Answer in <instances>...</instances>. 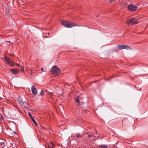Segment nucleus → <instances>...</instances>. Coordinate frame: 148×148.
I'll use <instances>...</instances> for the list:
<instances>
[{
  "label": "nucleus",
  "instance_id": "obj_18",
  "mask_svg": "<svg viewBox=\"0 0 148 148\" xmlns=\"http://www.w3.org/2000/svg\"><path fill=\"white\" fill-rule=\"evenodd\" d=\"M21 71L22 72H23L24 71V67L23 66H21Z\"/></svg>",
  "mask_w": 148,
  "mask_h": 148
},
{
  "label": "nucleus",
  "instance_id": "obj_25",
  "mask_svg": "<svg viewBox=\"0 0 148 148\" xmlns=\"http://www.w3.org/2000/svg\"><path fill=\"white\" fill-rule=\"evenodd\" d=\"M6 42H8L11 43V42L10 41H6Z\"/></svg>",
  "mask_w": 148,
  "mask_h": 148
},
{
  "label": "nucleus",
  "instance_id": "obj_28",
  "mask_svg": "<svg viewBox=\"0 0 148 148\" xmlns=\"http://www.w3.org/2000/svg\"><path fill=\"white\" fill-rule=\"evenodd\" d=\"M14 132V133H15V134H16L15 132Z\"/></svg>",
  "mask_w": 148,
  "mask_h": 148
},
{
  "label": "nucleus",
  "instance_id": "obj_15",
  "mask_svg": "<svg viewBox=\"0 0 148 148\" xmlns=\"http://www.w3.org/2000/svg\"><path fill=\"white\" fill-rule=\"evenodd\" d=\"M114 52V50L111 51L107 53V54L108 55V56L110 54H111L113 53Z\"/></svg>",
  "mask_w": 148,
  "mask_h": 148
},
{
  "label": "nucleus",
  "instance_id": "obj_5",
  "mask_svg": "<svg viewBox=\"0 0 148 148\" xmlns=\"http://www.w3.org/2000/svg\"><path fill=\"white\" fill-rule=\"evenodd\" d=\"M137 8V6L132 4H130L127 6L128 10L130 11H135L136 10Z\"/></svg>",
  "mask_w": 148,
  "mask_h": 148
},
{
  "label": "nucleus",
  "instance_id": "obj_6",
  "mask_svg": "<svg viewBox=\"0 0 148 148\" xmlns=\"http://www.w3.org/2000/svg\"><path fill=\"white\" fill-rule=\"evenodd\" d=\"M117 48L119 50H121L123 49H131V48L127 45H118L117 46Z\"/></svg>",
  "mask_w": 148,
  "mask_h": 148
},
{
  "label": "nucleus",
  "instance_id": "obj_24",
  "mask_svg": "<svg viewBox=\"0 0 148 148\" xmlns=\"http://www.w3.org/2000/svg\"><path fill=\"white\" fill-rule=\"evenodd\" d=\"M41 71H43V69L42 68H41Z\"/></svg>",
  "mask_w": 148,
  "mask_h": 148
},
{
  "label": "nucleus",
  "instance_id": "obj_4",
  "mask_svg": "<svg viewBox=\"0 0 148 148\" xmlns=\"http://www.w3.org/2000/svg\"><path fill=\"white\" fill-rule=\"evenodd\" d=\"M4 59L5 60V61L6 63L12 66L13 67H14V65L13 63V62H12L11 60H10V58H9L5 56L4 57Z\"/></svg>",
  "mask_w": 148,
  "mask_h": 148
},
{
  "label": "nucleus",
  "instance_id": "obj_1",
  "mask_svg": "<svg viewBox=\"0 0 148 148\" xmlns=\"http://www.w3.org/2000/svg\"><path fill=\"white\" fill-rule=\"evenodd\" d=\"M61 23L62 25L67 28H71L74 26H78L76 24L74 23L69 22L68 21H64L61 22ZM78 26H79L78 25Z\"/></svg>",
  "mask_w": 148,
  "mask_h": 148
},
{
  "label": "nucleus",
  "instance_id": "obj_19",
  "mask_svg": "<svg viewBox=\"0 0 148 148\" xmlns=\"http://www.w3.org/2000/svg\"><path fill=\"white\" fill-rule=\"evenodd\" d=\"M4 142L0 143V145L2 146L4 145Z\"/></svg>",
  "mask_w": 148,
  "mask_h": 148
},
{
  "label": "nucleus",
  "instance_id": "obj_27",
  "mask_svg": "<svg viewBox=\"0 0 148 148\" xmlns=\"http://www.w3.org/2000/svg\"><path fill=\"white\" fill-rule=\"evenodd\" d=\"M47 36H45V38H47Z\"/></svg>",
  "mask_w": 148,
  "mask_h": 148
},
{
  "label": "nucleus",
  "instance_id": "obj_13",
  "mask_svg": "<svg viewBox=\"0 0 148 148\" xmlns=\"http://www.w3.org/2000/svg\"><path fill=\"white\" fill-rule=\"evenodd\" d=\"M75 136H76L77 138L78 139L81 137V135L79 133L75 134Z\"/></svg>",
  "mask_w": 148,
  "mask_h": 148
},
{
  "label": "nucleus",
  "instance_id": "obj_26",
  "mask_svg": "<svg viewBox=\"0 0 148 148\" xmlns=\"http://www.w3.org/2000/svg\"><path fill=\"white\" fill-rule=\"evenodd\" d=\"M98 81H95V82H97Z\"/></svg>",
  "mask_w": 148,
  "mask_h": 148
},
{
  "label": "nucleus",
  "instance_id": "obj_11",
  "mask_svg": "<svg viewBox=\"0 0 148 148\" xmlns=\"http://www.w3.org/2000/svg\"><path fill=\"white\" fill-rule=\"evenodd\" d=\"M54 146V145L52 142H51L49 144H48L49 148H53Z\"/></svg>",
  "mask_w": 148,
  "mask_h": 148
},
{
  "label": "nucleus",
  "instance_id": "obj_2",
  "mask_svg": "<svg viewBox=\"0 0 148 148\" xmlns=\"http://www.w3.org/2000/svg\"><path fill=\"white\" fill-rule=\"evenodd\" d=\"M50 71L53 75H59L60 72V70L56 66H54L52 67Z\"/></svg>",
  "mask_w": 148,
  "mask_h": 148
},
{
  "label": "nucleus",
  "instance_id": "obj_8",
  "mask_svg": "<svg viewBox=\"0 0 148 148\" xmlns=\"http://www.w3.org/2000/svg\"><path fill=\"white\" fill-rule=\"evenodd\" d=\"M10 70L11 72L13 73L14 74L16 75L18 73H19V70L18 69H10Z\"/></svg>",
  "mask_w": 148,
  "mask_h": 148
},
{
  "label": "nucleus",
  "instance_id": "obj_9",
  "mask_svg": "<svg viewBox=\"0 0 148 148\" xmlns=\"http://www.w3.org/2000/svg\"><path fill=\"white\" fill-rule=\"evenodd\" d=\"M32 91L34 95H36L37 94V90L36 88L34 86H32Z\"/></svg>",
  "mask_w": 148,
  "mask_h": 148
},
{
  "label": "nucleus",
  "instance_id": "obj_23",
  "mask_svg": "<svg viewBox=\"0 0 148 148\" xmlns=\"http://www.w3.org/2000/svg\"><path fill=\"white\" fill-rule=\"evenodd\" d=\"M83 103L82 102H81L80 103H79V104L80 105H82L83 104Z\"/></svg>",
  "mask_w": 148,
  "mask_h": 148
},
{
  "label": "nucleus",
  "instance_id": "obj_14",
  "mask_svg": "<svg viewBox=\"0 0 148 148\" xmlns=\"http://www.w3.org/2000/svg\"><path fill=\"white\" fill-rule=\"evenodd\" d=\"M79 96H77V98L75 99V102H76L78 103H79Z\"/></svg>",
  "mask_w": 148,
  "mask_h": 148
},
{
  "label": "nucleus",
  "instance_id": "obj_10",
  "mask_svg": "<svg viewBox=\"0 0 148 148\" xmlns=\"http://www.w3.org/2000/svg\"><path fill=\"white\" fill-rule=\"evenodd\" d=\"M28 115L31 118V119L32 120L33 122L36 125H37V123H36V121H35L34 117L33 116H32V114H30V113H29Z\"/></svg>",
  "mask_w": 148,
  "mask_h": 148
},
{
  "label": "nucleus",
  "instance_id": "obj_22",
  "mask_svg": "<svg viewBox=\"0 0 148 148\" xmlns=\"http://www.w3.org/2000/svg\"><path fill=\"white\" fill-rule=\"evenodd\" d=\"M88 137H92V136L91 135H88Z\"/></svg>",
  "mask_w": 148,
  "mask_h": 148
},
{
  "label": "nucleus",
  "instance_id": "obj_12",
  "mask_svg": "<svg viewBox=\"0 0 148 148\" xmlns=\"http://www.w3.org/2000/svg\"><path fill=\"white\" fill-rule=\"evenodd\" d=\"M127 121V119L125 118L124 119H123L122 121V124H125V123Z\"/></svg>",
  "mask_w": 148,
  "mask_h": 148
},
{
  "label": "nucleus",
  "instance_id": "obj_3",
  "mask_svg": "<svg viewBox=\"0 0 148 148\" xmlns=\"http://www.w3.org/2000/svg\"><path fill=\"white\" fill-rule=\"evenodd\" d=\"M138 23V21L134 18H131L127 21V23L128 25H130V24L132 25H135Z\"/></svg>",
  "mask_w": 148,
  "mask_h": 148
},
{
  "label": "nucleus",
  "instance_id": "obj_17",
  "mask_svg": "<svg viewBox=\"0 0 148 148\" xmlns=\"http://www.w3.org/2000/svg\"><path fill=\"white\" fill-rule=\"evenodd\" d=\"M100 146L101 147V148H107V146L106 145H102Z\"/></svg>",
  "mask_w": 148,
  "mask_h": 148
},
{
  "label": "nucleus",
  "instance_id": "obj_7",
  "mask_svg": "<svg viewBox=\"0 0 148 148\" xmlns=\"http://www.w3.org/2000/svg\"><path fill=\"white\" fill-rule=\"evenodd\" d=\"M17 101L22 106H24L25 107H27L26 106L27 105V103L26 101H23L21 97H18L17 99Z\"/></svg>",
  "mask_w": 148,
  "mask_h": 148
},
{
  "label": "nucleus",
  "instance_id": "obj_21",
  "mask_svg": "<svg viewBox=\"0 0 148 148\" xmlns=\"http://www.w3.org/2000/svg\"><path fill=\"white\" fill-rule=\"evenodd\" d=\"M15 64L16 65V66H18V67H19L20 66V64H17V63H15Z\"/></svg>",
  "mask_w": 148,
  "mask_h": 148
},
{
  "label": "nucleus",
  "instance_id": "obj_20",
  "mask_svg": "<svg viewBox=\"0 0 148 148\" xmlns=\"http://www.w3.org/2000/svg\"><path fill=\"white\" fill-rule=\"evenodd\" d=\"M62 107H63L62 106V104H60L59 106V108H62Z\"/></svg>",
  "mask_w": 148,
  "mask_h": 148
},
{
  "label": "nucleus",
  "instance_id": "obj_29",
  "mask_svg": "<svg viewBox=\"0 0 148 148\" xmlns=\"http://www.w3.org/2000/svg\"><path fill=\"white\" fill-rule=\"evenodd\" d=\"M49 33H48V35H49Z\"/></svg>",
  "mask_w": 148,
  "mask_h": 148
},
{
  "label": "nucleus",
  "instance_id": "obj_16",
  "mask_svg": "<svg viewBox=\"0 0 148 148\" xmlns=\"http://www.w3.org/2000/svg\"><path fill=\"white\" fill-rule=\"evenodd\" d=\"M44 93V92L43 90H41V91H40V93L39 95H42Z\"/></svg>",
  "mask_w": 148,
  "mask_h": 148
}]
</instances>
